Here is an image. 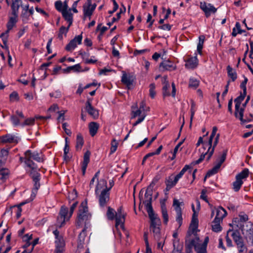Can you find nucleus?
I'll list each match as a JSON object with an SVG mask.
<instances>
[{"mask_svg":"<svg viewBox=\"0 0 253 253\" xmlns=\"http://www.w3.org/2000/svg\"><path fill=\"white\" fill-rule=\"evenodd\" d=\"M246 94H245V93L243 92V94H241L239 97L235 99L234 101L236 103L235 115L236 117H238V113L237 112L238 110L239 107H240L241 102L244 99Z\"/></svg>","mask_w":253,"mask_h":253,"instance_id":"bb28decb","label":"nucleus"},{"mask_svg":"<svg viewBox=\"0 0 253 253\" xmlns=\"http://www.w3.org/2000/svg\"><path fill=\"white\" fill-rule=\"evenodd\" d=\"M231 236L237 245L239 243V242H243L242 237L240 236V234L238 231L233 232Z\"/></svg>","mask_w":253,"mask_h":253,"instance_id":"a18cd8bd","label":"nucleus"},{"mask_svg":"<svg viewBox=\"0 0 253 253\" xmlns=\"http://www.w3.org/2000/svg\"><path fill=\"white\" fill-rule=\"evenodd\" d=\"M198 225V219H194V220H192L191 223L190 225V229L192 231V233H195L197 232V229Z\"/></svg>","mask_w":253,"mask_h":253,"instance_id":"09e8293b","label":"nucleus"},{"mask_svg":"<svg viewBox=\"0 0 253 253\" xmlns=\"http://www.w3.org/2000/svg\"><path fill=\"white\" fill-rule=\"evenodd\" d=\"M149 94L151 98H154L156 95V92L155 91V84H151L149 86Z\"/></svg>","mask_w":253,"mask_h":253,"instance_id":"bf43d9fd","label":"nucleus"},{"mask_svg":"<svg viewBox=\"0 0 253 253\" xmlns=\"http://www.w3.org/2000/svg\"><path fill=\"white\" fill-rule=\"evenodd\" d=\"M66 112V111H61L58 112L59 116L57 118V120L59 122H62L65 119L64 115L65 114Z\"/></svg>","mask_w":253,"mask_h":253,"instance_id":"69168bd1","label":"nucleus"},{"mask_svg":"<svg viewBox=\"0 0 253 253\" xmlns=\"http://www.w3.org/2000/svg\"><path fill=\"white\" fill-rule=\"evenodd\" d=\"M116 211L111 207L108 208V210L106 213V215L108 219L109 220H113L116 216Z\"/></svg>","mask_w":253,"mask_h":253,"instance_id":"a19ab883","label":"nucleus"},{"mask_svg":"<svg viewBox=\"0 0 253 253\" xmlns=\"http://www.w3.org/2000/svg\"><path fill=\"white\" fill-rule=\"evenodd\" d=\"M96 195L97 196L100 206H105L110 199L109 189H103L100 193Z\"/></svg>","mask_w":253,"mask_h":253,"instance_id":"1a4fd4ad","label":"nucleus"},{"mask_svg":"<svg viewBox=\"0 0 253 253\" xmlns=\"http://www.w3.org/2000/svg\"><path fill=\"white\" fill-rule=\"evenodd\" d=\"M86 205L87 202L86 201H84L81 204L79 208L77 221V225L79 226H82L88 218L89 214Z\"/></svg>","mask_w":253,"mask_h":253,"instance_id":"20e7f679","label":"nucleus"},{"mask_svg":"<svg viewBox=\"0 0 253 253\" xmlns=\"http://www.w3.org/2000/svg\"><path fill=\"white\" fill-rule=\"evenodd\" d=\"M182 203H180L176 199L173 200V206L176 212V220L179 224V227L182 224V212L180 206Z\"/></svg>","mask_w":253,"mask_h":253,"instance_id":"9b49d317","label":"nucleus"},{"mask_svg":"<svg viewBox=\"0 0 253 253\" xmlns=\"http://www.w3.org/2000/svg\"><path fill=\"white\" fill-rule=\"evenodd\" d=\"M221 221L216 220V219H214L212 223V230L214 232H217L220 231L221 230V227L220 225V223Z\"/></svg>","mask_w":253,"mask_h":253,"instance_id":"ea45409f","label":"nucleus"},{"mask_svg":"<svg viewBox=\"0 0 253 253\" xmlns=\"http://www.w3.org/2000/svg\"><path fill=\"white\" fill-rule=\"evenodd\" d=\"M85 109L88 113L94 119L98 118V112L91 104L90 101H87L86 103Z\"/></svg>","mask_w":253,"mask_h":253,"instance_id":"dca6fc26","label":"nucleus"},{"mask_svg":"<svg viewBox=\"0 0 253 253\" xmlns=\"http://www.w3.org/2000/svg\"><path fill=\"white\" fill-rule=\"evenodd\" d=\"M108 189L107 187V181L103 179H100L98 181V183L96 186L95 191V194H98L103 189Z\"/></svg>","mask_w":253,"mask_h":253,"instance_id":"5701e85b","label":"nucleus"},{"mask_svg":"<svg viewBox=\"0 0 253 253\" xmlns=\"http://www.w3.org/2000/svg\"><path fill=\"white\" fill-rule=\"evenodd\" d=\"M244 112V109L243 108L239 107L238 110L237 111L238 113V117L239 118L240 121L244 122L243 120V114Z\"/></svg>","mask_w":253,"mask_h":253,"instance_id":"e2e57ef3","label":"nucleus"},{"mask_svg":"<svg viewBox=\"0 0 253 253\" xmlns=\"http://www.w3.org/2000/svg\"><path fill=\"white\" fill-rule=\"evenodd\" d=\"M83 8L84 17H89L90 18L93 12L90 6H86V4H84L83 6Z\"/></svg>","mask_w":253,"mask_h":253,"instance_id":"79ce46f5","label":"nucleus"},{"mask_svg":"<svg viewBox=\"0 0 253 253\" xmlns=\"http://www.w3.org/2000/svg\"><path fill=\"white\" fill-rule=\"evenodd\" d=\"M116 226L117 227L119 225H123L125 222V215H116Z\"/></svg>","mask_w":253,"mask_h":253,"instance_id":"8fccbe9b","label":"nucleus"},{"mask_svg":"<svg viewBox=\"0 0 253 253\" xmlns=\"http://www.w3.org/2000/svg\"><path fill=\"white\" fill-rule=\"evenodd\" d=\"M237 248L239 253H246L247 252V248L244 244L243 242H239L237 245Z\"/></svg>","mask_w":253,"mask_h":253,"instance_id":"5fc2aeb1","label":"nucleus"},{"mask_svg":"<svg viewBox=\"0 0 253 253\" xmlns=\"http://www.w3.org/2000/svg\"><path fill=\"white\" fill-rule=\"evenodd\" d=\"M205 37L204 35H201L199 37V43L197 45V51L200 54H202V50L203 47V44Z\"/></svg>","mask_w":253,"mask_h":253,"instance_id":"4c0bfd02","label":"nucleus"},{"mask_svg":"<svg viewBox=\"0 0 253 253\" xmlns=\"http://www.w3.org/2000/svg\"><path fill=\"white\" fill-rule=\"evenodd\" d=\"M84 144V139L83 137L81 135V134H79L77 136V140H76V148L77 149H81Z\"/></svg>","mask_w":253,"mask_h":253,"instance_id":"de8ad7c7","label":"nucleus"},{"mask_svg":"<svg viewBox=\"0 0 253 253\" xmlns=\"http://www.w3.org/2000/svg\"><path fill=\"white\" fill-rule=\"evenodd\" d=\"M133 81L132 76L124 73L122 77V83L126 85L128 89L131 88Z\"/></svg>","mask_w":253,"mask_h":253,"instance_id":"a211bd4d","label":"nucleus"},{"mask_svg":"<svg viewBox=\"0 0 253 253\" xmlns=\"http://www.w3.org/2000/svg\"><path fill=\"white\" fill-rule=\"evenodd\" d=\"M119 142L115 139H113L111 142V147L110 149V152L111 154L114 153L118 148Z\"/></svg>","mask_w":253,"mask_h":253,"instance_id":"6e6d98bb","label":"nucleus"},{"mask_svg":"<svg viewBox=\"0 0 253 253\" xmlns=\"http://www.w3.org/2000/svg\"><path fill=\"white\" fill-rule=\"evenodd\" d=\"M17 17L18 14H16L15 15H12V16L10 17L7 24V30L9 31L12 29L17 21Z\"/></svg>","mask_w":253,"mask_h":253,"instance_id":"473e14b6","label":"nucleus"},{"mask_svg":"<svg viewBox=\"0 0 253 253\" xmlns=\"http://www.w3.org/2000/svg\"><path fill=\"white\" fill-rule=\"evenodd\" d=\"M160 68L163 71H172L175 69L176 66L173 62L169 60H165L160 64Z\"/></svg>","mask_w":253,"mask_h":253,"instance_id":"f3484780","label":"nucleus"},{"mask_svg":"<svg viewBox=\"0 0 253 253\" xmlns=\"http://www.w3.org/2000/svg\"><path fill=\"white\" fill-rule=\"evenodd\" d=\"M131 109H132V117H131L132 119L135 118L137 116H139V117H141V115L143 114H146L145 112H143L142 110H140V109H138L136 104L135 106H132Z\"/></svg>","mask_w":253,"mask_h":253,"instance_id":"7c9ffc66","label":"nucleus"},{"mask_svg":"<svg viewBox=\"0 0 253 253\" xmlns=\"http://www.w3.org/2000/svg\"><path fill=\"white\" fill-rule=\"evenodd\" d=\"M72 216H70L68 209L65 207H62L57 219L56 225L59 227H62L65 222L68 221Z\"/></svg>","mask_w":253,"mask_h":253,"instance_id":"423d86ee","label":"nucleus"},{"mask_svg":"<svg viewBox=\"0 0 253 253\" xmlns=\"http://www.w3.org/2000/svg\"><path fill=\"white\" fill-rule=\"evenodd\" d=\"M90 155V153L87 151H86L84 156V161L82 163V172L83 175H84L85 173V170L87 166L88 163L89 162V157Z\"/></svg>","mask_w":253,"mask_h":253,"instance_id":"b1692460","label":"nucleus"},{"mask_svg":"<svg viewBox=\"0 0 253 253\" xmlns=\"http://www.w3.org/2000/svg\"><path fill=\"white\" fill-rule=\"evenodd\" d=\"M173 250L172 253H180L182 249V245L180 244L178 239H174L173 241Z\"/></svg>","mask_w":253,"mask_h":253,"instance_id":"2f4dec72","label":"nucleus"},{"mask_svg":"<svg viewBox=\"0 0 253 253\" xmlns=\"http://www.w3.org/2000/svg\"><path fill=\"white\" fill-rule=\"evenodd\" d=\"M214 210L216 212V216L215 219L218 221L222 220L223 218L226 215V211L222 207H219L217 208H214Z\"/></svg>","mask_w":253,"mask_h":253,"instance_id":"412c9836","label":"nucleus"},{"mask_svg":"<svg viewBox=\"0 0 253 253\" xmlns=\"http://www.w3.org/2000/svg\"><path fill=\"white\" fill-rule=\"evenodd\" d=\"M21 0H12L11 5L12 9V15L18 14L19 8L22 5Z\"/></svg>","mask_w":253,"mask_h":253,"instance_id":"4be33fe9","label":"nucleus"},{"mask_svg":"<svg viewBox=\"0 0 253 253\" xmlns=\"http://www.w3.org/2000/svg\"><path fill=\"white\" fill-rule=\"evenodd\" d=\"M68 126V124L66 123H64L62 124V127L64 129L65 132L69 136H70L72 134L71 131L67 128V126Z\"/></svg>","mask_w":253,"mask_h":253,"instance_id":"338daca9","label":"nucleus"},{"mask_svg":"<svg viewBox=\"0 0 253 253\" xmlns=\"http://www.w3.org/2000/svg\"><path fill=\"white\" fill-rule=\"evenodd\" d=\"M217 130V128L216 126H213L212 127V132L208 141L204 143V149L206 147H208V149L205 153L204 152H202V150H200L201 155L200 158L196 161V164H199L204 159L206 156H207V161H209L213 154L215 147L218 142L220 136V134L219 133L216 134Z\"/></svg>","mask_w":253,"mask_h":253,"instance_id":"f257e3e1","label":"nucleus"},{"mask_svg":"<svg viewBox=\"0 0 253 253\" xmlns=\"http://www.w3.org/2000/svg\"><path fill=\"white\" fill-rule=\"evenodd\" d=\"M227 153V150H224L222 155L217 160L216 163L221 166L222 164L225 161Z\"/></svg>","mask_w":253,"mask_h":253,"instance_id":"864d4df0","label":"nucleus"},{"mask_svg":"<svg viewBox=\"0 0 253 253\" xmlns=\"http://www.w3.org/2000/svg\"><path fill=\"white\" fill-rule=\"evenodd\" d=\"M30 16V15H29V13L28 11H22L21 16L22 18V20L24 22H27L29 19V17Z\"/></svg>","mask_w":253,"mask_h":253,"instance_id":"0e129e2a","label":"nucleus"},{"mask_svg":"<svg viewBox=\"0 0 253 253\" xmlns=\"http://www.w3.org/2000/svg\"><path fill=\"white\" fill-rule=\"evenodd\" d=\"M227 70L228 76L231 78L232 81H234L237 78L236 72L230 66L227 67Z\"/></svg>","mask_w":253,"mask_h":253,"instance_id":"c03bdc74","label":"nucleus"},{"mask_svg":"<svg viewBox=\"0 0 253 253\" xmlns=\"http://www.w3.org/2000/svg\"><path fill=\"white\" fill-rule=\"evenodd\" d=\"M199 82L197 79L195 78H191L189 81V86L196 88L199 86Z\"/></svg>","mask_w":253,"mask_h":253,"instance_id":"13d9d810","label":"nucleus"},{"mask_svg":"<svg viewBox=\"0 0 253 253\" xmlns=\"http://www.w3.org/2000/svg\"><path fill=\"white\" fill-rule=\"evenodd\" d=\"M177 181L175 182L174 176H170L169 179L166 181L167 189L168 190L170 189L173 187L177 182Z\"/></svg>","mask_w":253,"mask_h":253,"instance_id":"c9c22d12","label":"nucleus"},{"mask_svg":"<svg viewBox=\"0 0 253 253\" xmlns=\"http://www.w3.org/2000/svg\"><path fill=\"white\" fill-rule=\"evenodd\" d=\"M248 220V216L245 213H241L238 218H235L233 219V223L238 227V224H244L247 223L246 221Z\"/></svg>","mask_w":253,"mask_h":253,"instance_id":"aec40b11","label":"nucleus"},{"mask_svg":"<svg viewBox=\"0 0 253 253\" xmlns=\"http://www.w3.org/2000/svg\"><path fill=\"white\" fill-rule=\"evenodd\" d=\"M243 183V180L236 179L235 181L233 183V189L235 192L238 191Z\"/></svg>","mask_w":253,"mask_h":253,"instance_id":"49530a36","label":"nucleus"},{"mask_svg":"<svg viewBox=\"0 0 253 253\" xmlns=\"http://www.w3.org/2000/svg\"><path fill=\"white\" fill-rule=\"evenodd\" d=\"M167 76L164 77V85L163 87V95L164 96L170 95L169 92V91H168V90H167L168 89V88L169 87V85L168 83V82L167 81Z\"/></svg>","mask_w":253,"mask_h":253,"instance_id":"58836bf2","label":"nucleus"},{"mask_svg":"<svg viewBox=\"0 0 253 253\" xmlns=\"http://www.w3.org/2000/svg\"><path fill=\"white\" fill-rule=\"evenodd\" d=\"M195 162L192 163L190 165H186L184 166V167L182 169V170L180 171V172L177 174L176 176H174L175 177V182L176 181H178L179 179L182 176V175L184 174V173L188 169L192 168V166L194 165H196L195 164Z\"/></svg>","mask_w":253,"mask_h":253,"instance_id":"cd10ccee","label":"nucleus"},{"mask_svg":"<svg viewBox=\"0 0 253 253\" xmlns=\"http://www.w3.org/2000/svg\"><path fill=\"white\" fill-rule=\"evenodd\" d=\"M71 10L62 11V14L65 20L69 23V27H70L73 22V14Z\"/></svg>","mask_w":253,"mask_h":253,"instance_id":"c85d7f7f","label":"nucleus"},{"mask_svg":"<svg viewBox=\"0 0 253 253\" xmlns=\"http://www.w3.org/2000/svg\"><path fill=\"white\" fill-rule=\"evenodd\" d=\"M72 70L74 72H80L82 71L81 67L79 64H77L74 66H69L65 70L68 72Z\"/></svg>","mask_w":253,"mask_h":253,"instance_id":"603ef678","label":"nucleus"},{"mask_svg":"<svg viewBox=\"0 0 253 253\" xmlns=\"http://www.w3.org/2000/svg\"><path fill=\"white\" fill-rule=\"evenodd\" d=\"M9 171L8 169L0 167V184L3 183L8 178Z\"/></svg>","mask_w":253,"mask_h":253,"instance_id":"393cba45","label":"nucleus"},{"mask_svg":"<svg viewBox=\"0 0 253 253\" xmlns=\"http://www.w3.org/2000/svg\"><path fill=\"white\" fill-rule=\"evenodd\" d=\"M249 169H245L243 171L236 176V179L242 180L243 179L246 178L249 176Z\"/></svg>","mask_w":253,"mask_h":253,"instance_id":"e433bc0d","label":"nucleus"},{"mask_svg":"<svg viewBox=\"0 0 253 253\" xmlns=\"http://www.w3.org/2000/svg\"><path fill=\"white\" fill-rule=\"evenodd\" d=\"M25 164L27 167L29 168L28 170H39L37 166L34 163L32 159H33L38 162H42L44 159L43 155L41 153H38L37 151L32 152L31 150H27L25 153Z\"/></svg>","mask_w":253,"mask_h":253,"instance_id":"f03ea898","label":"nucleus"},{"mask_svg":"<svg viewBox=\"0 0 253 253\" xmlns=\"http://www.w3.org/2000/svg\"><path fill=\"white\" fill-rule=\"evenodd\" d=\"M32 177L34 181V188L32 191L31 197L34 198L37 193L38 190L40 187V174L38 172L39 170H27Z\"/></svg>","mask_w":253,"mask_h":253,"instance_id":"39448f33","label":"nucleus"},{"mask_svg":"<svg viewBox=\"0 0 253 253\" xmlns=\"http://www.w3.org/2000/svg\"><path fill=\"white\" fill-rule=\"evenodd\" d=\"M86 237V229L85 228H84L82 232L80 233L79 235L78 239V247L82 248L84 244V241L85 238Z\"/></svg>","mask_w":253,"mask_h":253,"instance_id":"72a5a7b5","label":"nucleus"},{"mask_svg":"<svg viewBox=\"0 0 253 253\" xmlns=\"http://www.w3.org/2000/svg\"><path fill=\"white\" fill-rule=\"evenodd\" d=\"M153 183L150 184V185L148 187L146 193L145 194V200L143 201V203L145 205L146 209L147 212H151L153 211L152 206V188H153Z\"/></svg>","mask_w":253,"mask_h":253,"instance_id":"0eeeda50","label":"nucleus"},{"mask_svg":"<svg viewBox=\"0 0 253 253\" xmlns=\"http://www.w3.org/2000/svg\"><path fill=\"white\" fill-rule=\"evenodd\" d=\"M99 126V124L96 122H92L89 124L88 127L89 133L92 136H94L96 134L98 130Z\"/></svg>","mask_w":253,"mask_h":253,"instance_id":"a878e982","label":"nucleus"},{"mask_svg":"<svg viewBox=\"0 0 253 253\" xmlns=\"http://www.w3.org/2000/svg\"><path fill=\"white\" fill-rule=\"evenodd\" d=\"M8 155V151L6 149H1L0 153V167L5 164Z\"/></svg>","mask_w":253,"mask_h":253,"instance_id":"c756f323","label":"nucleus"},{"mask_svg":"<svg viewBox=\"0 0 253 253\" xmlns=\"http://www.w3.org/2000/svg\"><path fill=\"white\" fill-rule=\"evenodd\" d=\"M200 7L204 11L207 17H209L211 13L216 11V8L212 5L210 3L207 4L205 2L200 3Z\"/></svg>","mask_w":253,"mask_h":253,"instance_id":"ddd939ff","label":"nucleus"},{"mask_svg":"<svg viewBox=\"0 0 253 253\" xmlns=\"http://www.w3.org/2000/svg\"><path fill=\"white\" fill-rule=\"evenodd\" d=\"M161 211L162 216L164 219V223L167 224L169 221V216L167 212V208L164 203L161 204Z\"/></svg>","mask_w":253,"mask_h":253,"instance_id":"f704fd0d","label":"nucleus"},{"mask_svg":"<svg viewBox=\"0 0 253 253\" xmlns=\"http://www.w3.org/2000/svg\"><path fill=\"white\" fill-rule=\"evenodd\" d=\"M163 148L162 145H161L159 147V148L157 149V150L155 152H152L147 154L146 155L144 156L142 161V164H144L145 161L147 159V158H149L151 156H154V155H158L160 154L161 151L162 150Z\"/></svg>","mask_w":253,"mask_h":253,"instance_id":"3c124183","label":"nucleus"},{"mask_svg":"<svg viewBox=\"0 0 253 253\" xmlns=\"http://www.w3.org/2000/svg\"><path fill=\"white\" fill-rule=\"evenodd\" d=\"M221 166L216 163L215 165L212 169L210 170L206 174V177H210L211 176L216 173L219 169Z\"/></svg>","mask_w":253,"mask_h":253,"instance_id":"37998d69","label":"nucleus"},{"mask_svg":"<svg viewBox=\"0 0 253 253\" xmlns=\"http://www.w3.org/2000/svg\"><path fill=\"white\" fill-rule=\"evenodd\" d=\"M69 27H69V25H68L67 28H66L64 26H62L60 28V31H59V36H58L59 38L62 39V34H66L68 32Z\"/></svg>","mask_w":253,"mask_h":253,"instance_id":"052dcab7","label":"nucleus"},{"mask_svg":"<svg viewBox=\"0 0 253 253\" xmlns=\"http://www.w3.org/2000/svg\"><path fill=\"white\" fill-rule=\"evenodd\" d=\"M253 224L251 222H249L244 224H238V227L241 230L243 234L245 235V237L249 236L251 234L253 233Z\"/></svg>","mask_w":253,"mask_h":253,"instance_id":"f8f14e48","label":"nucleus"},{"mask_svg":"<svg viewBox=\"0 0 253 253\" xmlns=\"http://www.w3.org/2000/svg\"><path fill=\"white\" fill-rule=\"evenodd\" d=\"M196 241H197L194 245V248L197 253H206L207 244L209 241L208 236L205 237L203 243L199 242V238H196Z\"/></svg>","mask_w":253,"mask_h":253,"instance_id":"9d476101","label":"nucleus"},{"mask_svg":"<svg viewBox=\"0 0 253 253\" xmlns=\"http://www.w3.org/2000/svg\"><path fill=\"white\" fill-rule=\"evenodd\" d=\"M19 140V139L18 137L10 134H6L5 135H3L2 136L0 137V142L3 143H18Z\"/></svg>","mask_w":253,"mask_h":253,"instance_id":"2eb2a0df","label":"nucleus"},{"mask_svg":"<svg viewBox=\"0 0 253 253\" xmlns=\"http://www.w3.org/2000/svg\"><path fill=\"white\" fill-rule=\"evenodd\" d=\"M9 31L7 30L5 33H3L1 34L0 36V38L2 39V40L3 41V43L5 45V47L6 48H8V46L7 45V38H8V33Z\"/></svg>","mask_w":253,"mask_h":253,"instance_id":"4d7b16f0","label":"nucleus"},{"mask_svg":"<svg viewBox=\"0 0 253 253\" xmlns=\"http://www.w3.org/2000/svg\"><path fill=\"white\" fill-rule=\"evenodd\" d=\"M82 40V35L76 36L74 39L71 40L67 45L66 49L68 51H72L74 50L76 47L77 44H80L81 43Z\"/></svg>","mask_w":253,"mask_h":253,"instance_id":"4468645a","label":"nucleus"},{"mask_svg":"<svg viewBox=\"0 0 253 253\" xmlns=\"http://www.w3.org/2000/svg\"><path fill=\"white\" fill-rule=\"evenodd\" d=\"M198 64V60L197 56L189 58L185 63V67L187 69H193L197 67Z\"/></svg>","mask_w":253,"mask_h":253,"instance_id":"6ab92c4d","label":"nucleus"},{"mask_svg":"<svg viewBox=\"0 0 253 253\" xmlns=\"http://www.w3.org/2000/svg\"><path fill=\"white\" fill-rule=\"evenodd\" d=\"M53 234L55 236L56 240L55 241L56 249L55 253H63L64 250L65 243L63 238L59 236V232L55 230L53 231Z\"/></svg>","mask_w":253,"mask_h":253,"instance_id":"6e6552de","label":"nucleus"},{"mask_svg":"<svg viewBox=\"0 0 253 253\" xmlns=\"http://www.w3.org/2000/svg\"><path fill=\"white\" fill-rule=\"evenodd\" d=\"M11 121L14 126H17L19 124V120L16 116H12L11 117Z\"/></svg>","mask_w":253,"mask_h":253,"instance_id":"774afa93","label":"nucleus"},{"mask_svg":"<svg viewBox=\"0 0 253 253\" xmlns=\"http://www.w3.org/2000/svg\"><path fill=\"white\" fill-rule=\"evenodd\" d=\"M149 217L150 219V230L153 233V236L157 241H159L161 233L160 226L161 221L158 215L155 214L153 211L148 212Z\"/></svg>","mask_w":253,"mask_h":253,"instance_id":"7ed1b4c3","label":"nucleus"},{"mask_svg":"<svg viewBox=\"0 0 253 253\" xmlns=\"http://www.w3.org/2000/svg\"><path fill=\"white\" fill-rule=\"evenodd\" d=\"M55 6L56 9L62 13V11L63 10V3L60 0H58L55 2Z\"/></svg>","mask_w":253,"mask_h":253,"instance_id":"680f3d73","label":"nucleus"}]
</instances>
